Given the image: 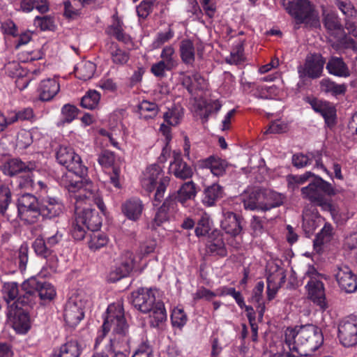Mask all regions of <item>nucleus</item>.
<instances>
[{
	"label": "nucleus",
	"mask_w": 357,
	"mask_h": 357,
	"mask_svg": "<svg viewBox=\"0 0 357 357\" xmlns=\"http://www.w3.org/2000/svg\"><path fill=\"white\" fill-rule=\"evenodd\" d=\"M29 248L27 245H22L20 246L18 250L17 255V261L19 264V268L21 271H23L26 268V264L29 259L28 256Z\"/></svg>",
	"instance_id": "nucleus-60"
},
{
	"label": "nucleus",
	"mask_w": 357,
	"mask_h": 357,
	"mask_svg": "<svg viewBox=\"0 0 357 357\" xmlns=\"http://www.w3.org/2000/svg\"><path fill=\"white\" fill-rule=\"evenodd\" d=\"M33 169V167H30L22 160L13 158L3 165L2 170L6 175L13 176L20 173L31 172Z\"/></svg>",
	"instance_id": "nucleus-30"
},
{
	"label": "nucleus",
	"mask_w": 357,
	"mask_h": 357,
	"mask_svg": "<svg viewBox=\"0 0 357 357\" xmlns=\"http://www.w3.org/2000/svg\"><path fill=\"white\" fill-rule=\"evenodd\" d=\"M105 51L109 54L112 63L116 66H124L130 59V53L121 49L117 43L108 40Z\"/></svg>",
	"instance_id": "nucleus-24"
},
{
	"label": "nucleus",
	"mask_w": 357,
	"mask_h": 357,
	"mask_svg": "<svg viewBox=\"0 0 357 357\" xmlns=\"http://www.w3.org/2000/svg\"><path fill=\"white\" fill-rule=\"evenodd\" d=\"M108 242L107 236L102 233H93L88 243L91 250L96 251L105 246Z\"/></svg>",
	"instance_id": "nucleus-50"
},
{
	"label": "nucleus",
	"mask_w": 357,
	"mask_h": 357,
	"mask_svg": "<svg viewBox=\"0 0 357 357\" xmlns=\"http://www.w3.org/2000/svg\"><path fill=\"white\" fill-rule=\"evenodd\" d=\"M286 10L297 24H301L310 18L313 9L308 0H292L288 2Z\"/></svg>",
	"instance_id": "nucleus-14"
},
{
	"label": "nucleus",
	"mask_w": 357,
	"mask_h": 357,
	"mask_svg": "<svg viewBox=\"0 0 357 357\" xmlns=\"http://www.w3.org/2000/svg\"><path fill=\"white\" fill-rule=\"evenodd\" d=\"M335 278L339 287L346 293H353L357 289V275H354L349 266L340 265L337 268Z\"/></svg>",
	"instance_id": "nucleus-17"
},
{
	"label": "nucleus",
	"mask_w": 357,
	"mask_h": 357,
	"mask_svg": "<svg viewBox=\"0 0 357 357\" xmlns=\"http://www.w3.org/2000/svg\"><path fill=\"white\" fill-rule=\"evenodd\" d=\"M180 56L182 61L189 66H192L195 60V48L192 40L184 39L179 45Z\"/></svg>",
	"instance_id": "nucleus-31"
},
{
	"label": "nucleus",
	"mask_w": 357,
	"mask_h": 357,
	"mask_svg": "<svg viewBox=\"0 0 357 357\" xmlns=\"http://www.w3.org/2000/svg\"><path fill=\"white\" fill-rule=\"evenodd\" d=\"M212 220L210 215L203 213L197 222L195 232L197 236H204L208 234L211 229Z\"/></svg>",
	"instance_id": "nucleus-45"
},
{
	"label": "nucleus",
	"mask_w": 357,
	"mask_h": 357,
	"mask_svg": "<svg viewBox=\"0 0 357 357\" xmlns=\"http://www.w3.org/2000/svg\"><path fill=\"white\" fill-rule=\"evenodd\" d=\"M220 226L227 234L234 236L238 235L242 230L240 217L231 211H223Z\"/></svg>",
	"instance_id": "nucleus-20"
},
{
	"label": "nucleus",
	"mask_w": 357,
	"mask_h": 357,
	"mask_svg": "<svg viewBox=\"0 0 357 357\" xmlns=\"http://www.w3.org/2000/svg\"><path fill=\"white\" fill-rule=\"evenodd\" d=\"M139 117L143 119H153L158 114L159 107L153 102L143 100L138 106Z\"/></svg>",
	"instance_id": "nucleus-41"
},
{
	"label": "nucleus",
	"mask_w": 357,
	"mask_h": 357,
	"mask_svg": "<svg viewBox=\"0 0 357 357\" xmlns=\"http://www.w3.org/2000/svg\"><path fill=\"white\" fill-rule=\"evenodd\" d=\"M64 319L70 327L76 326L84 317V303L78 296L71 297L66 304Z\"/></svg>",
	"instance_id": "nucleus-13"
},
{
	"label": "nucleus",
	"mask_w": 357,
	"mask_h": 357,
	"mask_svg": "<svg viewBox=\"0 0 357 357\" xmlns=\"http://www.w3.org/2000/svg\"><path fill=\"white\" fill-rule=\"evenodd\" d=\"M155 0H143L137 6V13L139 18L146 19L153 11V3Z\"/></svg>",
	"instance_id": "nucleus-58"
},
{
	"label": "nucleus",
	"mask_w": 357,
	"mask_h": 357,
	"mask_svg": "<svg viewBox=\"0 0 357 357\" xmlns=\"http://www.w3.org/2000/svg\"><path fill=\"white\" fill-rule=\"evenodd\" d=\"M21 291L19 302L31 305L36 303L38 297L45 303L52 300L56 295V291L50 283L40 281L36 278L24 281L22 284Z\"/></svg>",
	"instance_id": "nucleus-6"
},
{
	"label": "nucleus",
	"mask_w": 357,
	"mask_h": 357,
	"mask_svg": "<svg viewBox=\"0 0 357 357\" xmlns=\"http://www.w3.org/2000/svg\"><path fill=\"white\" fill-rule=\"evenodd\" d=\"M130 302L135 309L149 314L151 326L159 327L167 321V314L162 301L156 300L152 289L139 288L132 292Z\"/></svg>",
	"instance_id": "nucleus-4"
},
{
	"label": "nucleus",
	"mask_w": 357,
	"mask_h": 357,
	"mask_svg": "<svg viewBox=\"0 0 357 357\" xmlns=\"http://www.w3.org/2000/svg\"><path fill=\"white\" fill-rule=\"evenodd\" d=\"M264 288V283L259 281L257 283L256 286L252 290L251 302L255 304V307L259 313V317L264 316L266 307L263 301V291Z\"/></svg>",
	"instance_id": "nucleus-36"
},
{
	"label": "nucleus",
	"mask_w": 357,
	"mask_h": 357,
	"mask_svg": "<svg viewBox=\"0 0 357 357\" xmlns=\"http://www.w3.org/2000/svg\"><path fill=\"white\" fill-rule=\"evenodd\" d=\"M105 32L108 36L114 37L117 40L124 44H128L131 42L130 36L124 31L123 23L119 20H116L109 25L106 29Z\"/></svg>",
	"instance_id": "nucleus-35"
},
{
	"label": "nucleus",
	"mask_w": 357,
	"mask_h": 357,
	"mask_svg": "<svg viewBox=\"0 0 357 357\" xmlns=\"http://www.w3.org/2000/svg\"><path fill=\"white\" fill-rule=\"evenodd\" d=\"M169 201L166 199L162 205L158 208V211L155 213V218L153 219V228H155V227L160 226L163 222H166L168 218V206H169Z\"/></svg>",
	"instance_id": "nucleus-49"
},
{
	"label": "nucleus",
	"mask_w": 357,
	"mask_h": 357,
	"mask_svg": "<svg viewBox=\"0 0 357 357\" xmlns=\"http://www.w3.org/2000/svg\"><path fill=\"white\" fill-rule=\"evenodd\" d=\"M11 202V192L9 188L5 185L0 186V211L3 213Z\"/></svg>",
	"instance_id": "nucleus-57"
},
{
	"label": "nucleus",
	"mask_w": 357,
	"mask_h": 357,
	"mask_svg": "<svg viewBox=\"0 0 357 357\" xmlns=\"http://www.w3.org/2000/svg\"><path fill=\"white\" fill-rule=\"evenodd\" d=\"M333 233V227L330 224H325L321 230L317 234L316 242L322 244L328 242Z\"/></svg>",
	"instance_id": "nucleus-61"
},
{
	"label": "nucleus",
	"mask_w": 357,
	"mask_h": 357,
	"mask_svg": "<svg viewBox=\"0 0 357 357\" xmlns=\"http://www.w3.org/2000/svg\"><path fill=\"white\" fill-rule=\"evenodd\" d=\"M305 278H309L305 286L308 297L321 310H325L328 308V304L326 301L324 283L321 281L324 275L318 273L314 266H310L305 272Z\"/></svg>",
	"instance_id": "nucleus-9"
},
{
	"label": "nucleus",
	"mask_w": 357,
	"mask_h": 357,
	"mask_svg": "<svg viewBox=\"0 0 357 357\" xmlns=\"http://www.w3.org/2000/svg\"><path fill=\"white\" fill-rule=\"evenodd\" d=\"M328 73L340 77H347L350 71L343 59L337 56H332L328 61L326 67Z\"/></svg>",
	"instance_id": "nucleus-27"
},
{
	"label": "nucleus",
	"mask_w": 357,
	"mask_h": 357,
	"mask_svg": "<svg viewBox=\"0 0 357 357\" xmlns=\"http://www.w3.org/2000/svg\"><path fill=\"white\" fill-rule=\"evenodd\" d=\"M29 305L19 302V297L8 305V317L13 323V327L18 333H26L30 328V320L28 313L22 309L23 306Z\"/></svg>",
	"instance_id": "nucleus-11"
},
{
	"label": "nucleus",
	"mask_w": 357,
	"mask_h": 357,
	"mask_svg": "<svg viewBox=\"0 0 357 357\" xmlns=\"http://www.w3.org/2000/svg\"><path fill=\"white\" fill-rule=\"evenodd\" d=\"M15 182L19 188L25 190L32 188L34 184L30 172H26L25 174L17 177Z\"/></svg>",
	"instance_id": "nucleus-59"
},
{
	"label": "nucleus",
	"mask_w": 357,
	"mask_h": 357,
	"mask_svg": "<svg viewBox=\"0 0 357 357\" xmlns=\"http://www.w3.org/2000/svg\"><path fill=\"white\" fill-rule=\"evenodd\" d=\"M56 158L59 163L68 170V173L62 176L61 183L70 192H77L76 203L94 204L105 213L106 206L98 189L91 183L82 186V178L86 175L88 169L82 164L80 156L71 147L61 145L56 151Z\"/></svg>",
	"instance_id": "nucleus-1"
},
{
	"label": "nucleus",
	"mask_w": 357,
	"mask_h": 357,
	"mask_svg": "<svg viewBox=\"0 0 357 357\" xmlns=\"http://www.w3.org/2000/svg\"><path fill=\"white\" fill-rule=\"evenodd\" d=\"M319 84L321 91L326 93H330L335 96L344 95L347 91V86L344 84H337L329 78L321 79Z\"/></svg>",
	"instance_id": "nucleus-38"
},
{
	"label": "nucleus",
	"mask_w": 357,
	"mask_h": 357,
	"mask_svg": "<svg viewBox=\"0 0 357 357\" xmlns=\"http://www.w3.org/2000/svg\"><path fill=\"white\" fill-rule=\"evenodd\" d=\"M206 252L211 255L225 257L227 255V249L222 234L215 230L208 236L206 243Z\"/></svg>",
	"instance_id": "nucleus-23"
},
{
	"label": "nucleus",
	"mask_w": 357,
	"mask_h": 357,
	"mask_svg": "<svg viewBox=\"0 0 357 357\" xmlns=\"http://www.w3.org/2000/svg\"><path fill=\"white\" fill-rule=\"evenodd\" d=\"M96 65L91 61H82L75 68V76L82 80L91 79L96 71Z\"/></svg>",
	"instance_id": "nucleus-39"
},
{
	"label": "nucleus",
	"mask_w": 357,
	"mask_h": 357,
	"mask_svg": "<svg viewBox=\"0 0 357 357\" xmlns=\"http://www.w3.org/2000/svg\"><path fill=\"white\" fill-rule=\"evenodd\" d=\"M286 275L282 269H278L275 273L267 277V298L273 300L282 283L285 282Z\"/></svg>",
	"instance_id": "nucleus-25"
},
{
	"label": "nucleus",
	"mask_w": 357,
	"mask_h": 357,
	"mask_svg": "<svg viewBox=\"0 0 357 357\" xmlns=\"http://www.w3.org/2000/svg\"><path fill=\"white\" fill-rule=\"evenodd\" d=\"M80 354L81 350L77 341L70 340L62 344L52 357H79Z\"/></svg>",
	"instance_id": "nucleus-33"
},
{
	"label": "nucleus",
	"mask_w": 357,
	"mask_h": 357,
	"mask_svg": "<svg viewBox=\"0 0 357 357\" xmlns=\"http://www.w3.org/2000/svg\"><path fill=\"white\" fill-rule=\"evenodd\" d=\"M102 225V218L92 208L75 209V218L72 225L71 234L77 241L84 239L86 229L98 231Z\"/></svg>",
	"instance_id": "nucleus-7"
},
{
	"label": "nucleus",
	"mask_w": 357,
	"mask_h": 357,
	"mask_svg": "<svg viewBox=\"0 0 357 357\" xmlns=\"http://www.w3.org/2000/svg\"><path fill=\"white\" fill-rule=\"evenodd\" d=\"M326 60L321 54H309L304 65L298 68V72L301 77L307 76L311 79H317L321 75Z\"/></svg>",
	"instance_id": "nucleus-12"
},
{
	"label": "nucleus",
	"mask_w": 357,
	"mask_h": 357,
	"mask_svg": "<svg viewBox=\"0 0 357 357\" xmlns=\"http://www.w3.org/2000/svg\"><path fill=\"white\" fill-rule=\"evenodd\" d=\"M123 341H125L123 344H121L119 347H112L107 351L110 354L111 357H128L130 341V335L123 339Z\"/></svg>",
	"instance_id": "nucleus-51"
},
{
	"label": "nucleus",
	"mask_w": 357,
	"mask_h": 357,
	"mask_svg": "<svg viewBox=\"0 0 357 357\" xmlns=\"http://www.w3.org/2000/svg\"><path fill=\"white\" fill-rule=\"evenodd\" d=\"M338 337L344 347L357 344V319L349 318L342 321L338 326Z\"/></svg>",
	"instance_id": "nucleus-15"
},
{
	"label": "nucleus",
	"mask_w": 357,
	"mask_h": 357,
	"mask_svg": "<svg viewBox=\"0 0 357 357\" xmlns=\"http://www.w3.org/2000/svg\"><path fill=\"white\" fill-rule=\"evenodd\" d=\"M6 73L11 77H21L22 75V70L18 62H9L5 66Z\"/></svg>",
	"instance_id": "nucleus-63"
},
{
	"label": "nucleus",
	"mask_w": 357,
	"mask_h": 357,
	"mask_svg": "<svg viewBox=\"0 0 357 357\" xmlns=\"http://www.w3.org/2000/svg\"><path fill=\"white\" fill-rule=\"evenodd\" d=\"M98 162L102 167H110L114 164L115 155L112 151L103 150L98 154Z\"/></svg>",
	"instance_id": "nucleus-55"
},
{
	"label": "nucleus",
	"mask_w": 357,
	"mask_h": 357,
	"mask_svg": "<svg viewBox=\"0 0 357 357\" xmlns=\"http://www.w3.org/2000/svg\"><path fill=\"white\" fill-rule=\"evenodd\" d=\"M17 209L22 221L28 225L36 223L40 217V200L32 194H23L18 198Z\"/></svg>",
	"instance_id": "nucleus-10"
},
{
	"label": "nucleus",
	"mask_w": 357,
	"mask_h": 357,
	"mask_svg": "<svg viewBox=\"0 0 357 357\" xmlns=\"http://www.w3.org/2000/svg\"><path fill=\"white\" fill-rule=\"evenodd\" d=\"M33 22L34 25L42 31L53 30L55 26L53 17L49 15L36 16Z\"/></svg>",
	"instance_id": "nucleus-54"
},
{
	"label": "nucleus",
	"mask_w": 357,
	"mask_h": 357,
	"mask_svg": "<svg viewBox=\"0 0 357 357\" xmlns=\"http://www.w3.org/2000/svg\"><path fill=\"white\" fill-rule=\"evenodd\" d=\"M201 166L204 168L210 169L211 172L216 176H221L225 174L227 163L225 160L218 157L210 156L201 162Z\"/></svg>",
	"instance_id": "nucleus-28"
},
{
	"label": "nucleus",
	"mask_w": 357,
	"mask_h": 357,
	"mask_svg": "<svg viewBox=\"0 0 357 357\" xmlns=\"http://www.w3.org/2000/svg\"><path fill=\"white\" fill-rule=\"evenodd\" d=\"M2 293L4 300L9 305L10 302L17 298V296L20 294L17 283L15 282L4 283Z\"/></svg>",
	"instance_id": "nucleus-46"
},
{
	"label": "nucleus",
	"mask_w": 357,
	"mask_h": 357,
	"mask_svg": "<svg viewBox=\"0 0 357 357\" xmlns=\"http://www.w3.org/2000/svg\"><path fill=\"white\" fill-rule=\"evenodd\" d=\"M335 4L342 14L345 15V27L347 29H349L352 25L351 22H349V19L357 16V10L350 1H337Z\"/></svg>",
	"instance_id": "nucleus-40"
},
{
	"label": "nucleus",
	"mask_w": 357,
	"mask_h": 357,
	"mask_svg": "<svg viewBox=\"0 0 357 357\" xmlns=\"http://www.w3.org/2000/svg\"><path fill=\"white\" fill-rule=\"evenodd\" d=\"M224 190L218 184H213L204 189L202 197V203L206 206H213L222 198Z\"/></svg>",
	"instance_id": "nucleus-29"
},
{
	"label": "nucleus",
	"mask_w": 357,
	"mask_h": 357,
	"mask_svg": "<svg viewBox=\"0 0 357 357\" xmlns=\"http://www.w3.org/2000/svg\"><path fill=\"white\" fill-rule=\"evenodd\" d=\"M264 211L280 206L283 203V197L281 194L271 190H262Z\"/></svg>",
	"instance_id": "nucleus-34"
},
{
	"label": "nucleus",
	"mask_w": 357,
	"mask_h": 357,
	"mask_svg": "<svg viewBox=\"0 0 357 357\" xmlns=\"http://www.w3.org/2000/svg\"><path fill=\"white\" fill-rule=\"evenodd\" d=\"M183 116V108L178 105H174L164 113V121L169 126L178 125Z\"/></svg>",
	"instance_id": "nucleus-37"
},
{
	"label": "nucleus",
	"mask_w": 357,
	"mask_h": 357,
	"mask_svg": "<svg viewBox=\"0 0 357 357\" xmlns=\"http://www.w3.org/2000/svg\"><path fill=\"white\" fill-rule=\"evenodd\" d=\"M63 239V234L56 230L52 235L45 238L38 237L33 243V248L37 255H50V251H54V248L60 243Z\"/></svg>",
	"instance_id": "nucleus-16"
},
{
	"label": "nucleus",
	"mask_w": 357,
	"mask_h": 357,
	"mask_svg": "<svg viewBox=\"0 0 357 357\" xmlns=\"http://www.w3.org/2000/svg\"><path fill=\"white\" fill-rule=\"evenodd\" d=\"M169 170L177 178L182 180L190 178L193 175L192 167L183 160L180 154L174 155V160L170 163Z\"/></svg>",
	"instance_id": "nucleus-22"
},
{
	"label": "nucleus",
	"mask_w": 357,
	"mask_h": 357,
	"mask_svg": "<svg viewBox=\"0 0 357 357\" xmlns=\"http://www.w3.org/2000/svg\"><path fill=\"white\" fill-rule=\"evenodd\" d=\"M187 319V316L182 309H174L171 314V321L173 326L181 328L186 324Z\"/></svg>",
	"instance_id": "nucleus-56"
},
{
	"label": "nucleus",
	"mask_w": 357,
	"mask_h": 357,
	"mask_svg": "<svg viewBox=\"0 0 357 357\" xmlns=\"http://www.w3.org/2000/svg\"><path fill=\"white\" fill-rule=\"evenodd\" d=\"M321 330L314 325L308 324L295 328H287L284 332V342L290 351H295L300 356H307L300 351L304 347L310 351H316L323 343Z\"/></svg>",
	"instance_id": "nucleus-3"
},
{
	"label": "nucleus",
	"mask_w": 357,
	"mask_h": 357,
	"mask_svg": "<svg viewBox=\"0 0 357 357\" xmlns=\"http://www.w3.org/2000/svg\"><path fill=\"white\" fill-rule=\"evenodd\" d=\"M315 176L311 172H306L301 175H289L287 177L288 188L294 191L299 185L304 184L310 178Z\"/></svg>",
	"instance_id": "nucleus-43"
},
{
	"label": "nucleus",
	"mask_w": 357,
	"mask_h": 357,
	"mask_svg": "<svg viewBox=\"0 0 357 357\" xmlns=\"http://www.w3.org/2000/svg\"><path fill=\"white\" fill-rule=\"evenodd\" d=\"M60 85L54 78H47L40 82L38 87V98L42 101L51 100L59 91Z\"/></svg>",
	"instance_id": "nucleus-19"
},
{
	"label": "nucleus",
	"mask_w": 357,
	"mask_h": 357,
	"mask_svg": "<svg viewBox=\"0 0 357 357\" xmlns=\"http://www.w3.org/2000/svg\"><path fill=\"white\" fill-rule=\"evenodd\" d=\"M314 180L308 185L301 188L303 198L311 203L321 206L324 210L333 213L334 208L332 204L325 197V195L331 196L335 194L332 185L322 179L320 176H314Z\"/></svg>",
	"instance_id": "nucleus-5"
},
{
	"label": "nucleus",
	"mask_w": 357,
	"mask_h": 357,
	"mask_svg": "<svg viewBox=\"0 0 357 357\" xmlns=\"http://www.w3.org/2000/svg\"><path fill=\"white\" fill-rule=\"evenodd\" d=\"M78 109L72 105H65L61 109V124L71 123L77 116Z\"/></svg>",
	"instance_id": "nucleus-48"
},
{
	"label": "nucleus",
	"mask_w": 357,
	"mask_h": 357,
	"mask_svg": "<svg viewBox=\"0 0 357 357\" xmlns=\"http://www.w3.org/2000/svg\"><path fill=\"white\" fill-rule=\"evenodd\" d=\"M130 273V265L126 264L125 268H122L121 266L116 267L114 270H112L108 276V280L111 282H115L119 281L123 278L126 277Z\"/></svg>",
	"instance_id": "nucleus-53"
},
{
	"label": "nucleus",
	"mask_w": 357,
	"mask_h": 357,
	"mask_svg": "<svg viewBox=\"0 0 357 357\" xmlns=\"http://www.w3.org/2000/svg\"><path fill=\"white\" fill-rule=\"evenodd\" d=\"M32 142V134L29 131L22 130L18 133L17 143L21 148H27L31 144Z\"/></svg>",
	"instance_id": "nucleus-62"
},
{
	"label": "nucleus",
	"mask_w": 357,
	"mask_h": 357,
	"mask_svg": "<svg viewBox=\"0 0 357 357\" xmlns=\"http://www.w3.org/2000/svg\"><path fill=\"white\" fill-rule=\"evenodd\" d=\"M322 22L327 32L337 37L342 36L344 32V28L338 15L332 11H324L322 15Z\"/></svg>",
	"instance_id": "nucleus-21"
},
{
	"label": "nucleus",
	"mask_w": 357,
	"mask_h": 357,
	"mask_svg": "<svg viewBox=\"0 0 357 357\" xmlns=\"http://www.w3.org/2000/svg\"><path fill=\"white\" fill-rule=\"evenodd\" d=\"M63 209L62 202L56 197L46 196L40 199V216L50 219L58 217Z\"/></svg>",
	"instance_id": "nucleus-18"
},
{
	"label": "nucleus",
	"mask_w": 357,
	"mask_h": 357,
	"mask_svg": "<svg viewBox=\"0 0 357 357\" xmlns=\"http://www.w3.org/2000/svg\"><path fill=\"white\" fill-rule=\"evenodd\" d=\"M243 42L240 40L231 51L229 56L226 57V62L235 65L240 63L243 61Z\"/></svg>",
	"instance_id": "nucleus-47"
},
{
	"label": "nucleus",
	"mask_w": 357,
	"mask_h": 357,
	"mask_svg": "<svg viewBox=\"0 0 357 357\" xmlns=\"http://www.w3.org/2000/svg\"><path fill=\"white\" fill-rule=\"evenodd\" d=\"M344 246L345 249L357 254V232H354L346 237Z\"/></svg>",
	"instance_id": "nucleus-64"
},
{
	"label": "nucleus",
	"mask_w": 357,
	"mask_h": 357,
	"mask_svg": "<svg viewBox=\"0 0 357 357\" xmlns=\"http://www.w3.org/2000/svg\"><path fill=\"white\" fill-rule=\"evenodd\" d=\"M162 172L160 165H151L146 168L142 178V185L148 192H152L156 184H158L153 200V204L155 206H158L163 200L166 188L170 181L168 176L162 175Z\"/></svg>",
	"instance_id": "nucleus-8"
},
{
	"label": "nucleus",
	"mask_w": 357,
	"mask_h": 357,
	"mask_svg": "<svg viewBox=\"0 0 357 357\" xmlns=\"http://www.w3.org/2000/svg\"><path fill=\"white\" fill-rule=\"evenodd\" d=\"M111 333L109 342L106 344V351L112 347H119L123 344V339L129 335V324L125 316L123 304L116 302L108 305L101 329L98 331L95 340L94 349L103 341L109 333Z\"/></svg>",
	"instance_id": "nucleus-2"
},
{
	"label": "nucleus",
	"mask_w": 357,
	"mask_h": 357,
	"mask_svg": "<svg viewBox=\"0 0 357 357\" xmlns=\"http://www.w3.org/2000/svg\"><path fill=\"white\" fill-rule=\"evenodd\" d=\"M319 114L324 117L326 123L328 126H333L335 123L336 109L328 102Z\"/></svg>",
	"instance_id": "nucleus-52"
},
{
	"label": "nucleus",
	"mask_w": 357,
	"mask_h": 357,
	"mask_svg": "<svg viewBox=\"0 0 357 357\" xmlns=\"http://www.w3.org/2000/svg\"><path fill=\"white\" fill-rule=\"evenodd\" d=\"M262 199V190H257L252 191L248 196L243 198L244 208L251 211L257 210L264 211Z\"/></svg>",
	"instance_id": "nucleus-32"
},
{
	"label": "nucleus",
	"mask_w": 357,
	"mask_h": 357,
	"mask_svg": "<svg viewBox=\"0 0 357 357\" xmlns=\"http://www.w3.org/2000/svg\"><path fill=\"white\" fill-rule=\"evenodd\" d=\"M100 99V94L96 90H89L82 97L81 106L88 109H93L97 107Z\"/></svg>",
	"instance_id": "nucleus-44"
},
{
	"label": "nucleus",
	"mask_w": 357,
	"mask_h": 357,
	"mask_svg": "<svg viewBox=\"0 0 357 357\" xmlns=\"http://www.w3.org/2000/svg\"><path fill=\"white\" fill-rule=\"evenodd\" d=\"M144 206L142 201L137 198H132L127 200L122 205L123 214L129 219L136 221L142 215Z\"/></svg>",
	"instance_id": "nucleus-26"
},
{
	"label": "nucleus",
	"mask_w": 357,
	"mask_h": 357,
	"mask_svg": "<svg viewBox=\"0 0 357 357\" xmlns=\"http://www.w3.org/2000/svg\"><path fill=\"white\" fill-rule=\"evenodd\" d=\"M195 195V185L192 181H188L183 184L178 190L177 199L183 204L187 200L193 199Z\"/></svg>",
	"instance_id": "nucleus-42"
}]
</instances>
